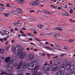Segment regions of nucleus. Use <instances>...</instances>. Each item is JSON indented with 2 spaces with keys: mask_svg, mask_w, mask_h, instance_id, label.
<instances>
[{
  "mask_svg": "<svg viewBox=\"0 0 75 75\" xmlns=\"http://www.w3.org/2000/svg\"><path fill=\"white\" fill-rule=\"evenodd\" d=\"M23 62L22 61L20 62L17 67V69H18V72L19 74H19L20 75H24L23 73H24L25 71L24 69L27 68L28 67V62H25L23 63V67L21 68V67L23 66Z\"/></svg>",
  "mask_w": 75,
  "mask_h": 75,
  "instance_id": "1",
  "label": "nucleus"
},
{
  "mask_svg": "<svg viewBox=\"0 0 75 75\" xmlns=\"http://www.w3.org/2000/svg\"><path fill=\"white\" fill-rule=\"evenodd\" d=\"M58 67L56 64H53L52 66L51 70L52 72H56L58 70Z\"/></svg>",
  "mask_w": 75,
  "mask_h": 75,
  "instance_id": "2",
  "label": "nucleus"
},
{
  "mask_svg": "<svg viewBox=\"0 0 75 75\" xmlns=\"http://www.w3.org/2000/svg\"><path fill=\"white\" fill-rule=\"evenodd\" d=\"M50 68L51 66L50 65L44 66L42 67V69L43 71H45V72H47V71H48L50 69Z\"/></svg>",
  "mask_w": 75,
  "mask_h": 75,
  "instance_id": "3",
  "label": "nucleus"
},
{
  "mask_svg": "<svg viewBox=\"0 0 75 75\" xmlns=\"http://www.w3.org/2000/svg\"><path fill=\"white\" fill-rule=\"evenodd\" d=\"M28 57L29 61H33L35 59L34 55L32 54H30L28 56Z\"/></svg>",
  "mask_w": 75,
  "mask_h": 75,
  "instance_id": "4",
  "label": "nucleus"
},
{
  "mask_svg": "<svg viewBox=\"0 0 75 75\" xmlns=\"http://www.w3.org/2000/svg\"><path fill=\"white\" fill-rule=\"evenodd\" d=\"M34 65L36 69H38L40 68V66L38 65V62L37 61H34Z\"/></svg>",
  "mask_w": 75,
  "mask_h": 75,
  "instance_id": "5",
  "label": "nucleus"
},
{
  "mask_svg": "<svg viewBox=\"0 0 75 75\" xmlns=\"http://www.w3.org/2000/svg\"><path fill=\"white\" fill-rule=\"evenodd\" d=\"M17 49V52L18 53H19L20 54V53H21V52H22L21 50V47L20 45H18L16 46L15 48V50H16Z\"/></svg>",
  "mask_w": 75,
  "mask_h": 75,
  "instance_id": "6",
  "label": "nucleus"
},
{
  "mask_svg": "<svg viewBox=\"0 0 75 75\" xmlns=\"http://www.w3.org/2000/svg\"><path fill=\"white\" fill-rule=\"evenodd\" d=\"M26 55V53L25 52H24L21 53L20 55V59H22L24 58Z\"/></svg>",
  "mask_w": 75,
  "mask_h": 75,
  "instance_id": "7",
  "label": "nucleus"
},
{
  "mask_svg": "<svg viewBox=\"0 0 75 75\" xmlns=\"http://www.w3.org/2000/svg\"><path fill=\"white\" fill-rule=\"evenodd\" d=\"M19 13L20 12L19 11H18L15 10H12L10 12V13H11V14H14V15H16V14H19Z\"/></svg>",
  "mask_w": 75,
  "mask_h": 75,
  "instance_id": "8",
  "label": "nucleus"
},
{
  "mask_svg": "<svg viewBox=\"0 0 75 75\" xmlns=\"http://www.w3.org/2000/svg\"><path fill=\"white\" fill-rule=\"evenodd\" d=\"M18 61V60H17V59L15 58V59H13V60L11 61V63L13 65H15L17 64Z\"/></svg>",
  "mask_w": 75,
  "mask_h": 75,
  "instance_id": "9",
  "label": "nucleus"
},
{
  "mask_svg": "<svg viewBox=\"0 0 75 75\" xmlns=\"http://www.w3.org/2000/svg\"><path fill=\"white\" fill-rule=\"evenodd\" d=\"M60 68H62L61 70L62 72H65V64H62V65H60Z\"/></svg>",
  "mask_w": 75,
  "mask_h": 75,
  "instance_id": "10",
  "label": "nucleus"
},
{
  "mask_svg": "<svg viewBox=\"0 0 75 75\" xmlns=\"http://www.w3.org/2000/svg\"><path fill=\"white\" fill-rule=\"evenodd\" d=\"M39 4L40 3H36L35 2H33L30 3V4L31 6H38Z\"/></svg>",
  "mask_w": 75,
  "mask_h": 75,
  "instance_id": "11",
  "label": "nucleus"
},
{
  "mask_svg": "<svg viewBox=\"0 0 75 75\" xmlns=\"http://www.w3.org/2000/svg\"><path fill=\"white\" fill-rule=\"evenodd\" d=\"M55 38H56L57 40H60L61 38V36L59 34H56L54 35Z\"/></svg>",
  "mask_w": 75,
  "mask_h": 75,
  "instance_id": "12",
  "label": "nucleus"
},
{
  "mask_svg": "<svg viewBox=\"0 0 75 75\" xmlns=\"http://www.w3.org/2000/svg\"><path fill=\"white\" fill-rule=\"evenodd\" d=\"M56 75H64V73L62 71H59L56 73Z\"/></svg>",
  "mask_w": 75,
  "mask_h": 75,
  "instance_id": "13",
  "label": "nucleus"
},
{
  "mask_svg": "<svg viewBox=\"0 0 75 75\" xmlns=\"http://www.w3.org/2000/svg\"><path fill=\"white\" fill-rule=\"evenodd\" d=\"M31 75H41V74L40 72H38L36 71L34 72L32 74H31Z\"/></svg>",
  "mask_w": 75,
  "mask_h": 75,
  "instance_id": "14",
  "label": "nucleus"
},
{
  "mask_svg": "<svg viewBox=\"0 0 75 75\" xmlns=\"http://www.w3.org/2000/svg\"><path fill=\"white\" fill-rule=\"evenodd\" d=\"M13 70V68L11 67H8L6 69V71L7 72H11Z\"/></svg>",
  "mask_w": 75,
  "mask_h": 75,
  "instance_id": "15",
  "label": "nucleus"
},
{
  "mask_svg": "<svg viewBox=\"0 0 75 75\" xmlns=\"http://www.w3.org/2000/svg\"><path fill=\"white\" fill-rule=\"evenodd\" d=\"M62 59L61 58H59V59H57V62L56 63L55 62V64H56L57 65H58V64H60L61 62V61Z\"/></svg>",
  "mask_w": 75,
  "mask_h": 75,
  "instance_id": "16",
  "label": "nucleus"
},
{
  "mask_svg": "<svg viewBox=\"0 0 75 75\" xmlns=\"http://www.w3.org/2000/svg\"><path fill=\"white\" fill-rule=\"evenodd\" d=\"M5 61L6 63H8L10 61V57H7L5 59Z\"/></svg>",
  "mask_w": 75,
  "mask_h": 75,
  "instance_id": "17",
  "label": "nucleus"
},
{
  "mask_svg": "<svg viewBox=\"0 0 75 75\" xmlns=\"http://www.w3.org/2000/svg\"><path fill=\"white\" fill-rule=\"evenodd\" d=\"M24 0H17L16 1L19 4H23L24 3Z\"/></svg>",
  "mask_w": 75,
  "mask_h": 75,
  "instance_id": "18",
  "label": "nucleus"
},
{
  "mask_svg": "<svg viewBox=\"0 0 75 75\" xmlns=\"http://www.w3.org/2000/svg\"><path fill=\"white\" fill-rule=\"evenodd\" d=\"M29 66L30 67H32L33 68L34 67V61L32 62L31 63L29 64Z\"/></svg>",
  "mask_w": 75,
  "mask_h": 75,
  "instance_id": "19",
  "label": "nucleus"
},
{
  "mask_svg": "<svg viewBox=\"0 0 75 75\" xmlns=\"http://www.w3.org/2000/svg\"><path fill=\"white\" fill-rule=\"evenodd\" d=\"M67 65L66 68L67 69H70L71 67V64H69V63H68L67 64Z\"/></svg>",
  "mask_w": 75,
  "mask_h": 75,
  "instance_id": "20",
  "label": "nucleus"
},
{
  "mask_svg": "<svg viewBox=\"0 0 75 75\" xmlns=\"http://www.w3.org/2000/svg\"><path fill=\"white\" fill-rule=\"evenodd\" d=\"M54 30H59V31H62V29H60V27H57V28H54Z\"/></svg>",
  "mask_w": 75,
  "mask_h": 75,
  "instance_id": "21",
  "label": "nucleus"
},
{
  "mask_svg": "<svg viewBox=\"0 0 75 75\" xmlns=\"http://www.w3.org/2000/svg\"><path fill=\"white\" fill-rule=\"evenodd\" d=\"M56 47H57V48H55V50H59V48L60 47V46L59 45H57V44H54Z\"/></svg>",
  "mask_w": 75,
  "mask_h": 75,
  "instance_id": "22",
  "label": "nucleus"
},
{
  "mask_svg": "<svg viewBox=\"0 0 75 75\" xmlns=\"http://www.w3.org/2000/svg\"><path fill=\"white\" fill-rule=\"evenodd\" d=\"M43 27V25H38L37 27L39 28H42V27Z\"/></svg>",
  "mask_w": 75,
  "mask_h": 75,
  "instance_id": "23",
  "label": "nucleus"
},
{
  "mask_svg": "<svg viewBox=\"0 0 75 75\" xmlns=\"http://www.w3.org/2000/svg\"><path fill=\"white\" fill-rule=\"evenodd\" d=\"M70 69H71V71H75V69L74 68V67L73 66H71Z\"/></svg>",
  "mask_w": 75,
  "mask_h": 75,
  "instance_id": "24",
  "label": "nucleus"
},
{
  "mask_svg": "<svg viewBox=\"0 0 75 75\" xmlns=\"http://www.w3.org/2000/svg\"><path fill=\"white\" fill-rule=\"evenodd\" d=\"M27 35L28 36H29V37H31V36H33V34H32L31 33H27Z\"/></svg>",
  "mask_w": 75,
  "mask_h": 75,
  "instance_id": "25",
  "label": "nucleus"
},
{
  "mask_svg": "<svg viewBox=\"0 0 75 75\" xmlns=\"http://www.w3.org/2000/svg\"><path fill=\"white\" fill-rule=\"evenodd\" d=\"M17 9L18 10H19L21 14H23V11L20 9V8L18 7Z\"/></svg>",
  "mask_w": 75,
  "mask_h": 75,
  "instance_id": "26",
  "label": "nucleus"
},
{
  "mask_svg": "<svg viewBox=\"0 0 75 75\" xmlns=\"http://www.w3.org/2000/svg\"><path fill=\"white\" fill-rule=\"evenodd\" d=\"M63 16H69V14L68 13H63Z\"/></svg>",
  "mask_w": 75,
  "mask_h": 75,
  "instance_id": "27",
  "label": "nucleus"
},
{
  "mask_svg": "<svg viewBox=\"0 0 75 75\" xmlns=\"http://www.w3.org/2000/svg\"><path fill=\"white\" fill-rule=\"evenodd\" d=\"M5 9V8L0 7V11H3L4 9Z\"/></svg>",
  "mask_w": 75,
  "mask_h": 75,
  "instance_id": "28",
  "label": "nucleus"
},
{
  "mask_svg": "<svg viewBox=\"0 0 75 75\" xmlns=\"http://www.w3.org/2000/svg\"><path fill=\"white\" fill-rule=\"evenodd\" d=\"M66 61H67V60L65 59H63L62 60V63H63V64L64 63H66Z\"/></svg>",
  "mask_w": 75,
  "mask_h": 75,
  "instance_id": "29",
  "label": "nucleus"
},
{
  "mask_svg": "<svg viewBox=\"0 0 75 75\" xmlns=\"http://www.w3.org/2000/svg\"><path fill=\"white\" fill-rule=\"evenodd\" d=\"M4 33L6 34H9L10 33H9V32L6 30H4Z\"/></svg>",
  "mask_w": 75,
  "mask_h": 75,
  "instance_id": "30",
  "label": "nucleus"
},
{
  "mask_svg": "<svg viewBox=\"0 0 75 75\" xmlns=\"http://www.w3.org/2000/svg\"><path fill=\"white\" fill-rule=\"evenodd\" d=\"M69 21L71 23H75V20H72V19H69Z\"/></svg>",
  "mask_w": 75,
  "mask_h": 75,
  "instance_id": "31",
  "label": "nucleus"
},
{
  "mask_svg": "<svg viewBox=\"0 0 75 75\" xmlns=\"http://www.w3.org/2000/svg\"><path fill=\"white\" fill-rule=\"evenodd\" d=\"M52 34H53V33H50L47 34H46L45 35H42L44 36V35H52Z\"/></svg>",
  "mask_w": 75,
  "mask_h": 75,
  "instance_id": "32",
  "label": "nucleus"
},
{
  "mask_svg": "<svg viewBox=\"0 0 75 75\" xmlns=\"http://www.w3.org/2000/svg\"><path fill=\"white\" fill-rule=\"evenodd\" d=\"M47 14H53V13L48 11H47Z\"/></svg>",
  "mask_w": 75,
  "mask_h": 75,
  "instance_id": "33",
  "label": "nucleus"
},
{
  "mask_svg": "<svg viewBox=\"0 0 75 75\" xmlns=\"http://www.w3.org/2000/svg\"><path fill=\"white\" fill-rule=\"evenodd\" d=\"M69 12L70 14H71L74 12V11L73 10V9H71L70 10Z\"/></svg>",
  "mask_w": 75,
  "mask_h": 75,
  "instance_id": "34",
  "label": "nucleus"
},
{
  "mask_svg": "<svg viewBox=\"0 0 75 75\" xmlns=\"http://www.w3.org/2000/svg\"><path fill=\"white\" fill-rule=\"evenodd\" d=\"M66 55V54L64 53V54H62L60 55V57L61 58H63L64 57V56L65 55Z\"/></svg>",
  "mask_w": 75,
  "mask_h": 75,
  "instance_id": "35",
  "label": "nucleus"
},
{
  "mask_svg": "<svg viewBox=\"0 0 75 75\" xmlns=\"http://www.w3.org/2000/svg\"><path fill=\"white\" fill-rule=\"evenodd\" d=\"M4 52V50L2 49H0V53H3Z\"/></svg>",
  "mask_w": 75,
  "mask_h": 75,
  "instance_id": "36",
  "label": "nucleus"
},
{
  "mask_svg": "<svg viewBox=\"0 0 75 75\" xmlns=\"http://www.w3.org/2000/svg\"><path fill=\"white\" fill-rule=\"evenodd\" d=\"M42 74H43V75H49L48 74V73H47L45 72L43 73Z\"/></svg>",
  "mask_w": 75,
  "mask_h": 75,
  "instance_id": "37",
  "label": "nucleus"
},
{
  "mask_svg": "<svg viewBox=\"0 0 75 75\" xmlns=\"http://www.w3.org/2000/svg\"><path fill=\"white\" fill-rule=\"evenodd\" d=\"M6 71H3L1 73V75H4V74H6Z\"/></svg>",
  "mask_w": 75,
  "mask_h": 75,
  "instance_id": "38",
  "label": "nucleus"
},
{
  "mask_svg": "<svg viewBox=\"0 0 75 75\" xmlns=\"http://www.w3.org/2000/svg\"><path fill=\"white\" fill-rule=\"evenodd\" d=\"M73 41H74V40H72V39H70V40L69 41V42H73Z\"/></svg>",
  "mask_w": 75,
  "mask_h": 75,
  "instance_id": "39",
  "label": "nucleus"
},
{
  "mask_svg": "<svg viewBox=\"0 0 75 75\" xmlns=\"http://www.w3.org/2000/svg\"><path fill=\"white\" fill-rule=\"evenodd\" d=\"M42 11L45 13H47V11L46 10H43Z\"/></svg>",
  "mask_w": 75,
  "mask_h": 75,
  "instance_id": "40",
  "label": "nucleus"
},
{
  "mask_svg": "<svg viewBox=\"0 0 75 75\" xmlns=\"http://www.w3.org/2000/svg\"><path fill=\"white\" fill-rule=\"evenodd\" d=\"M22 36H23V37H26L27 36V35H25V34H23L21 35Z\"/></svg>",
  "mask_w": 75,
  "mask_h": 75,
  "instance_id": "41",
  "label": "nucleus"
},
{
  "mask_svg": "<svg viewBox=\"0 0 75 75\" xmlns=\"http://www.w3.org/2000/svg\"><path fill=\"white\" fill-rule=\"evenodd\" d=\"M47 64H48V62H45V64H44L45 66H46V65H50V64L47 65Z\"/></svg>",
  "mask_w": 75,
  "mask_h": 75,
  "instance_id": "42",
  "label": "nucleus"
},
{
  "mask_svg": "<svg viewBox=\"0 0 75 75\" xmlns=\"http://www.w3.org/2000/svg\"><path fill=\"white\" fill-rule=\"evenodd\" d=\"M6 7H10V4H6Z\"/></svg>",
  "mask_w": 75,
  "mask_h": 75,
  "instance_id": "43",
  "label": "nucleus"
},
{
  "mask_svg": "<svg viewBox=\"0 0 75 75\" xmlns=\"http://www.w3.org/2000/svg\"><path fill=\"white\" fill-rule=\"evenodd\" d=\"M0 41L2 42H4V39H3V38L1 39H0Z\"/></svg>",
  "mask_w": 75,
  "mask_h": 75,
  "instance_id": "44",
  "label": "nucleus"
},
{
  "mask_svg": "<svg viewBox=\"0 0 75 75\" xmlns=\"http://www.w3.org/2000/svg\"><path fill=\"white\" fill-rule=\"evenodd\" d=\"M52 48L50 47H48L47 48V49L48 50H52Z\"/></svg>",
  "mask_w": 75,
  "mask_h": 75,
  "instance_id": "45",
  "label": "nucleus"
},
{
  "mask_svg": "<svg viewBox=\"0 0 75 75\" xmlns=\"http://www.w3.org/2000/svg\"><path fill=\"white\" fill-rule=\"evenodd\" d=\"M16 24H17V26H18L20 25V23H16Z\"/></svg>",
  "mask_w": 75,
  "mask_h": 75,
  "instance_id": "46",
  "label": "nucleus"
},
{
  "mask_svg": "<svg viewBox=\"0 0 75 75\" xmlns=\"http://www.w3.org/2000/svg\"><path fill=\"white\" fill-rule=\"evenodd\" d=\"M30 13H34L35 12V11H34V10H32V11L31 10H30L29 11Z\"/></svg>",
  "mask_w": 75,
  "mask_h": 75,
  "instance_id": "47",
  "label": "nucleus"
},
{
  "mask_svg": "<svg viewBox=\"0 0 75 75\" xmlns=\"http://www.w3.org/2000/svg\"><path fill=\"white\" fill-rule=\"evenodd\" d=\"M68 49V47L67 46H65L64 47V50H67Z\"/></svg>",
  "mask_w": 75,
  "mask_h": 75,
  "instance_id": "48",
  "label": "nucleus"
},
{
  "mask_svg": "<svg viewBox=\"0 0 75 75\" xmlns=\"http://www.w3.org/2000/svg\"><path fill=\"white\" fill-rule=\"evenodd\" d=\"M3 39L5 41H6L7 39V38L6 37V38H4Z\"/></svg>",
  "mask_w": 75,
  "mask_h": 75,
  "instance_id": "49",
  "label": "nucleus"
},
{
  "mask_svg": "<svg viewBox=\"0 0 75 75\" xmlns=\"http://www.w3.org/2000/svg\"><path fill=\"white\" fill-rule=\"evenodd\" d=\"M39 43L40 45H44V43H43L42 42H39Z\"/></svg>",
  "mask_w": 75,
  "mask_h": 75,
  "instance_id": "50",
  "label": "nucleus"
},
{
  "mask_svg": "<svg viewBox=\"0 0 75 75\" xmlns=\"http://www.w3.org/2000/svg\"><path fill=\"white\" fill-rule=\"evenodd\" d=\"M10 48V46H9L8 47H6V49L7 50H9V49Z\"/></svg>",
  "mask_w": 75,
  "mask_h": 75,
  "instance_id": "51",
  "label": "nucleus"
},
{
  "mask_svg": "<svg viewBox=\"0 0 75 75\" xmlns=\"http://www.w3.org/2000/svg\"><path fill=\"white\" fill-rule=\"evenodd\" d=\"M14 53L15 54V55H16V54H17V51L15 49Z\"/></svg>",
  "mask_w": 75,
  "mask_h": 75,
  "instance_id": "52",
  "label": "nucleus"
},
{
  "mask_svg": "<svg viewBox=\"0 0 75 75\" xmlns=\"http://www.w3.org/2000/svg\"><path fill=\"white\" fill-rule=\"evenodd\" d=\"M35 40H36V41H40V40L37 38H35Z\"/></svg>",
  "mask_w": 75,
  "mask_h": 75,
  "instance_id": "53",
  "label": "nucleus"
},
{
  "mask_svg": "<svg viewBox=\"0 0 75 75\" xmlns=\"http://www.w3.org/2000/svg\"><path fill=\"white\" fill-rule=\"evenodd\" d=\"M13 24L15 26H17V23H14Z\"/></svg>",
  "mask_w": 75,
  "mask_h": 75,
  "instance_id": "54",
  "label": "nucleus"
},
{
  "mask_svg": "<svg viewBox=\"0 0 75 75\" xmlns=\"http://www.w3.org/2000/svg\"><path fill=\"white\" fill-rule=\"evenodd\" d=\"M5 44H6V45H8V41H7L5 42Z\"/></svg>",
  "mask_w": 75,
  "mask_h": 75,
  "instance_id": "55",
  "label": "nucleus"
},
{
  "mask_svg": "<svg viewBox=\"0 0 75 75\" xmlns=\"http://www.w3.org/2000/svg\"><path fill=\"white\" fill-rule=\"evenodd\" d=\"M4 16L6 17H8V15L6 13L4 14Z\"/></svg>",
  "mask_w": 75,
  "mask_h": 75,
  "instance_id": "56",
  "label": "nucleus"
},
{
  "mask_svg": "<svg viewBox=\"0 0 75 75\" xmlns=\"http://www.w3.org/2000/svg\"><path fill=\"white\" fill-rule=\"evenodd\" d=\"M44 29L45 30H48V28H47L46 27H45Z\"/></svg>",
  "mask_w": 75,
  "mask_h": 75,
  "instance_id": "57",
  "label": "nucleus"
},
{
  "mask_svg": "<svg viewBox=\"0 0 75 75\" xmlns=\"http://www.w3.org/2000/svg\"><path fill=\"white\" fill-rule=\"evenodd\" d=\"M20 33H21L22 34H24V32H23L22 30H21L20 31Z\"/></svg>",
  "mask_w": 75,
  "mask_h": 75,
  "instance_id": "58",
  "label": "nucleus"
},
{
  "mask_svg": "<svg viewBox=\"0 0 75 75\" xmlns=\"http://www.w3.org/2000/svg\"><path fill=\"white\" fill-rule=\"evenodd\" d=\"M30 44H31V45H35L34 43L32 42H31L30 43Z\"/></svg>",
  "mask_w": 75,
  "mask_h": 75,
  "instance_id": "59",
  "label": "nucleus"
},
{
  "mask_svg": "<svg viewBox=\"0 0 75 75\" xmlns=\"http://www.w3.org/2000/svg\"><path fill=\"white\" fill-rule=\"evenodd\" d=\"M57 9H59V10H61V7L59 6L58 8H57Z\"/></svg>",
  "mask_w": 75,
  "mask_h": 75,
  "instance_id": "60",
  "label": "nucleus"
},
{
  "mask_svg": "<svg viewBox=\"0 0 75 75\" xmlns=\"http://www.w3.org/2000/svg\"><path fill=\"white\" fill-rule=\"evenodd\" d=\"M48 47L47 46H45L43 47V48H45V49H47V50L48 49Z\"/></svg>",
  "mask_w": 75,
  "mask_h": 75,
  "instance_id": "61",
  "label": "nucleus"
},
{
  "mask_svg": "<svg viewBox=\"0 0 75 75\" xmlns=\"http://www.w3.org/2000/svg\"><path fill=\"white\" fill-rule=\"evenodd\" d=\"M39 54L40 55H42V53H41V52H40L39 53Z\"/></svg>",
  "mask_w": 75,
  "mask_h": 75,
  "instance_id": "62",
  "label": "nucleus"
},
{
  "mask_svg": "<svg viewBox=\"0 0 75 75\" xmlns=\"http://www.w3.org/2000/svg\"><path fill=\"white\" fill-rule=\"evenodd\" d=\"M0 6H2V7H4V6L3 4H0Z\"/></svg>",
  "mask_w": 75,
  "mask_h": 75,
  "instance_id": "63",
  "label": "nucleus"
},
{
  "mask_svg": "<svg viewBox=\"0 0 75 75\" xmlns=\"http://www.w3.org/2000/svg\"><path fill=\"white\" fill-rule=\"evenodd\" d=\"M8 75H14V74L13 73H11L8 74Z\"/></svg>",
  "mask_w": 75,
  "mask_h": 75,
  "instance_id": "64",
  "label": "nucleus"
}]
</instances>
